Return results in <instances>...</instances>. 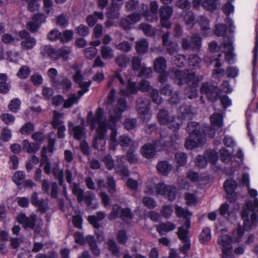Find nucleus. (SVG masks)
Listing matches in <instances>:
<instances>
[{
  "mask_svg": "<svg viewBox=\"0 0 258 258\" xmlns=\"http://www.w3.org/2000/svg\"><path fill=\"white\" fill-rule=\"evenodd\" d=\"M63 114L59 113L57 111H54L53 117L52 120V125L54 128L60 127L61 125H64L62 120Z\"/></svg>",
  "mask_w": 258,
  "mask_h": 258,
  "instance_id": "58836bf2",
  "label": "nucleus"
},
{
  "mask_svg": "<svg viewBox=\"0 0 258 258\" xmlns=\"http://www.w3.org/2000/svg\"><path fill=\"white\" fill-rule=\"evenodd\" d=\"M211 122L214 127L222 131L221 127L223 125V117L219 113H214L211 117Z\"/></svg>",
  "mask_w": 258,
  "mask_h": 258,
  "instance_id": "f704fd0d",
  "label": "nucleus"
},
{
  "mask_svg": "<svg viewBox=\"0 0 258 258\" xmlns=\"http://www.w3.org/2000/svg\"><path fill=\"white\" fill-rule=\"evenodd\" d=\"M0 118L7 124L13 123L15 120V117L14 115L7 113L2 114Z\"/></svg>",
  "mask_w": 258,
  "mask_h": 258,
  "instance_id": "0e129e2a",
  "label": "nucleus"
},
{
  "mask_svg": "<svg viewBox=\"0 0 258 258\" xmlns=\"http://www.w3.org/2000/svg\"><path fill=\"white\" fill-rule=\"evenodd\" d=\"M25 177V173L21 171H18L14 174L13 181L17 185L21 184Z\"/></svg>",
  "mask_w": 258,
  "mask_h": 258,
  "instance_id": "5fc2aeb1",
  "label": "nucleus"
},
{
  "mask_svg": "<svg viewBox=\"0 0 258 258\" xmlns=\"http://www.w3.org/2000/svg\"><path fill=\"white\" fill-rule=\"evenodd\" d=\"M174 161L177 166H184L187 161L186 155L182 152L176 153L175 155Z\"/></svg>",
  "mask_w": 258,
  "mask_h": 258,
  "instance_id": "de8ad7c7",
  "label": "nucleus"
},
{
  "mask_svg": "<svg viewBox=\"0 0 258 258\" xmlns=\"http://www.w3.org/2000/svg\"><path fill=\"white\" fill-rule=\"evenodd\" d=\"M31 73L30 69L27 66H22L17 73L18 78L24 79L28 77Z\"/></svg>",
  "mask_w": 258,
  "mask_h": 258,
  "instance_id": "3c124183",
  "label": "nucleus"
},
{
  "mask_svg": "<svg viewBox=\"0 0 258 258\" xmlns=\"http://www.w3.org/2000/svg\"><path fill=\"white\" fill-rule=\"evenodd\" d=\"M46 18L45 15L43 13H38L34 15L32 19L36 22V24L34 25V27H32L31 26L29 27L30 31L32 32L37 31L41 24L45 22Z\"/></svg>",
  "mask_w": 258,
  "mask_h": 258,
  "instance_id": "cd10ccee",
  "label": "nucleus"
},
{
  "mask_svg": "<svg viewBox=\"0 0 258 258\" xmlns=\"http://www.w3.org/2000/svg\"><path fill=\"white\" fill-rule=\"evenodd\" d=\"M228 42H224L222 45L218 46V44L215 42H212L209 44V48L212 51H216L219 50L224 51L225 53V59L228 61H230L233 57V46L232 43V40L230 38Z\"/></svg>",
  "mask_w": 258,
  "mask_h": 258,
  "instance_id": "0eeeda50",
  "label": "nucleus"
},
{
  "mask_svg": "<svg viewBox=\"0 0 258 258\" xmlns=\"http://www.w3.org/2000/svg\"><path fill=\"white\" fill-rule=\"evenodd\" d=\"M243 220V228L245 231H249L253 227L258 224V214L251 202H247L243 206L241 213Z\"/></svg>",
  "mask_w": 258,
  "mask_h": 258,
  "instance_id": "20e7f679",
  "label": "nucleus"
},
{
  "mask_svg": "<svg viewBox=\"0 0 258 258\" xmlns=\"http://www.w3.org/2000/svg\"><path fill=\"white\" fill-rule=\"evenodd\" d=\"M204 140V137L196 138L194 137V138H191L190 137L185 141V147L189 150L194 149L202 145Z\"/></svg>",
  "mask_w": 258,
  "mask_h": 258,
  "instance_id": "a878e982",
  "label": "nucleus"
},
{
  "mask_svg": "<svg viewBox=\"0 0 258 258\" xmlns=\"http://www.w3.org/2000/svg\"><path fill=\"white\" fill-rule=\"evenodd\" d=\"M150 103V101L146 98H139L137 100V109L141 117L144 120H148L151 117V115L148 112Z\"/></svg>",
  "mask_w": 258,
  "mask_h": 258,
  "instance_id": "ddd939ff",
  "label": "nucleus"
},
{
  "mask_svg": "<svg viewBox=\"0 0 258 258\" xmlns=\"http://www.w3.org/2000/svg\"><path fill=\"white\" fill-rule=\"evenodd\" d=\"M187 177L190 180L200 184H205L208 179L206 176H199L197 172L193 171H188Z\"/></svg>",
  "mask_w": 258,
  "mask_h": 258,
  "instance_id": "c85d7f7f",
  "label": "nucleus"
},
{
  "mask_svg": "<svg viewBox=\"0 0 258 258\" xmlns=\"http://www.w3.org/2000/svg\"><path fill=\"white\" fill-rule=\"evenodd\" d=\"M173 10L171 7L168 6L162 7L160 9L161 23L162 26L168 28L170 26L169 19L171 17Z\"/></svg>",
  "mask_w": 258,
  "mask_h": 258,
  "instance_id": "a211bd4d",
  "label": "nucleus"
},
{
  "mask_svg": "<svg viewBox=\"0 0 258 258\" xmlns=\"http://www.w3.org/2000/svg\"><path fill=\"white\" fill-rule=\"evenodd\" d=\"M201 93L202 95L201 98L205 95L208 100L212 102L217 100V89L211 84L208 83L203 84L201 88Z\"/></svg>",
  "mask_w": 258,
  "mask_h": 258,
  "instance_id": "f8f14e48",
  "label": "nucleus"
},
{
  "mask_svg": "<svg viewBox=\"0 0 258 258\" xmlns=\"http://www.w3.org/2000/svg\"><path fill=\"white\" fill-rule=\"evenodd\" d=\"M101 53L104 59L110 60L114 56L113 49L110 47L105 45L101 47Z\"/></svg>",
  "mask_w": 258,
  "mask_h": 258,
  "instance_id": "4c0bfd02",
  "label": "nucleus"
},
{
  "mask_svg": "<svg viewBox=\"0 0 258 258\" xmlns=\"http://www.w3.org/2000/svg\"><path fill=\"white\" fill-rule=\"evenodd\" d=\"M148 48V43L144 40H142L137 42L136 49L139 53L146 52Z\"/></svg>",
  "mask_w": 258,
  "mask_h": 258,
  "instance_id": "6e6d98bb",
  "label": "nucleus"
},
{
  "mask_svg": "<svg viewBox=\"0 0 258 258\" xmlns=\"http://www.w3.org/2000/svg\"><path fill=\"white\" fill-rule=\"evenodd\" d=\"M158 9L157 4L155 2H152L150 4V11L145 12L144 16L150 21H153L157 19V12Z\"/></svg>",
  "mask_w": 258,
  "mask_h": 258,
  "instance_id": "7c9ffc66",
  "label": "nucleus"
},
{
  "mask_svg": "<svg viewBox=\"0 0 258 258\" xmlns=\"http://www.w3.org/2000/svg\"><path fill=\"white\" fill-rule=\"evenodd\" d=\"M54 175L59 179V184H62L63 182V171L58 168V165L56 164L52 170Z\"/></svg>",
  "mask_w": 258,
  "mask_h": 258,
  "instance_id": "13d9d810",
  "label": "nucleus"
},
{
  "mask_svg": "<svg viewBox=\"0 0 258 258\" xmlns=\"http://www.w3.org/2000/svg\"><path fill=\"white\" fill-rule=\"evenodd\" d=\"M129 58L124 55H121L116 58V62L120 67H126L129 62Z\"/></svg>",
  "mask_w": 258,
  "mask_h": 258,
  "instance_id": "774afa93",
  "label": "nucleus"
},
{
  "mask_svg": "<svg viewBox=\"0 0 258 258\" xmlns=\"http://www.w3.org/2000/svg\"><path fill=\"white\" fill-rule=\"evenodd\" d=\"M224 187L228 194H232L236 187V182L231 179L227 180L224 183Z\"/></svg>",
  "mask_w": 258,
  "mask_h": 258,
  "instance_id": "09e8293b",
  "label": "nucleus"
},
{
  "mask_svg": "<svg viewBox=\"0 0 258 258\" xmlns=\"http://www.w3.org/2000/svg\"><path fill=\"white\" fill-rule=\"evenodd\" d=\"M22 149L28 153H33L39 150L40 145L38 143H31L27 140H24L22 142Z\"/></svg>",
  "mask_w": 258,
  "mask_h": 258,
  "instance_id": "b1692460",
  "label": "nucleus"
},
{
  "mask_svg": "<svg viewBox=\"0 0 258 258\" xmlns=\"http://www.w3.org/2000/svg\"><path fill=\"white\" fill-rule=\"evenodd\" d=\"M198 23L201 27V33L205 36H208L211 34L209 21L206 18L201 17L198 20Z\"/></svg>",
  "mask_w": 258,
  "mask_h": 258,
  "instance_id": "c756f323",
  "label": "nucleus"
},
{
  "mask_svg": "<svg viewBox=\"0 0 258 258\" xmlns=\"http://www.w3.org/2000/svg\"><path fill=\"white\" fill-rule=\"evenodd\" d=\"M79 98L75 95H72L68 99L64 102L63 107L68 108L72 106L78 101Z\"/></svg>",
  "mask_w": 258,
  "mask_h": 258,
  "instance_id": "69168bd1",
  "label": "nucleus"
},
{
  "mask_svg": "<svg viewBox=\"0 0 258 258\" xmlns=\"http://www.w3.org/2000/svg\"><path fill=\"white\" fill-rule=\"evenodd\" d=\"M122 0H112V7L108 10L107 17L110 19L117 18L119 15L118 8L121 5Z\"/></svg>",
  "mask_w": 258,
  "mask_h": 258,
  "instance_id": "393cba45",
  "label": "nucleus"
},
{
  "mask_svg": "<svg viewBox=\"0 0 258 258\" xmlns=\"http://www.w3.org/2000/svg\"><path fill=\"white\" fill-rule=\"evenodd\" d=\"M139 89L138 87H137L136 84L134 82H131L130 81L128 83V90L127 91H125L122 89L120 90V94L123 96H125L128 95V92L130 91V93L135 94L136 93Z\"/></svg>",
  "mask_w": 258,
  "mask_h": 258,
  "instance_id": "4d7b16f0",
  "label": "nucleus"
},
{
  "mask_svg": "<svg viewBox=\"0 0 258 258\" xmlns=\"http://www.w3.org/2000/svg\"><path fill=\"white\" fill-rule=\"evenodd\" d=\"M158 171L164 175H166L171 169V165L166 161L159 162L157 165Z\"/></svg>",
  "mask_w": 258,
  "mask_h": 258,
  "instance_id": "79ce46f5",
  "label": "nucleus"
},
{
  "mask_svg": "<svg viewBox=\"0 0 258 258\" xmlns=\"http://www.w3.org/2000/svg\"><path fill=\"white\" fill-rule=\"evenodd\" d=\"M140 16L138 14H133L128 16L125 20V22L127 23V25L125 24L124 22H122L121 24L125 29L130 28V25L139 22L140 20Z\"/></svg>",
  "mask_w": 258,
  "mask_h": 258,
  "instance_id": "c9c22d12",
  "label": "nucleus"
},
{
  "mask_svg": "<svg viewBox=\"0 0 258 258\" xmlns=\"http://www.w3.org/2000/svg\"><path fill=\"white\" fill-rule=\"evenodd\" d=\"M105 214L102 212H99L97 214V216H90L88 217V221L94 228L99 227V222L102 221L105 217Z\"/></svg>",
  "mask_w": 258,
  "mask_h": 258,
  "instance_id": "72a5a7b5",
  "label": "nucleus"
},
{
  "mask_svg": "<svg viewBox=\"0 0 258 258\" xmlns=\"http://www.w3.org/2000/svg\"><path fill=\"white\" fill-rule=\"evenodd\" d=\"M218 158L217 153L215 151H208L204 156H198L196 159L195 163L197 166L203 168L207 165L208 162L215 164Z\"/></svg>",
  "mask_w": 258,
  "mask_h": 258,
  "instance_id": "9d476101",
  "label": "nucleus"
},
{
  "mask_svg": "<svg viewBox=\"0 0 258 258\" xmlns=\"http://www.w3.org/2000/svg\"><path fill=\"white\" fill-rule=\"evenodd\" d=\"M166 67V61L163 57H160L155 60L154 68L156 72L162 73L165 70Z\"/></svg>",
  "mask_w": 258,
  "mask_h": 258,
  "instance_id": "e433bc0d",
  "label": "nucleus"
},
{
  "mask_svg": "<svg viewBox=\"0 0 258 258\" xmlns=\"http://www.w3.org/2000/svg\"><path fill=\"white\" fill-rule=\"evenodd\" d=\"M127 108L125 100L124 99H119L117 102L116 106L109 112V118L107 123L105 121L103 117V111L101 108L98 109L94 116L92 112L88 114L87 124L90 125V128L93 130L98 125L96 137L93 142V146L96 149L104 147L106 142L104 140V135L107 128H110L111 133L110 136L109 148L112 150H115L119 144L123 148L133 146L135 143L127 135H121L117 142L116 140L117 133L114 129L117 122L120 119L122 113Z\"/></svg>",
  "mask_w": 258,
  "mask_h": 258,
  "instance_id": "f257e3e1",
  "label": "nucleus"
},
{
  "mask_svg": "<svg viewBox=\"0 0 258 258\" xmlns=\"http://www.w3.org/2000/svg\"><path fill=\"white\" fill-rule=\"evenodd\" d=\"M117 217H121L124 221L127 222L132 217L129 209H122L117 205H114L112 206V211L109 215L108 218L110 220H114Z\"/></svg>",
  "mask_w": 258,
  "mask_h": 258,
  "instance_id": "9b49d317",
  "label": "nucleus"
},
{
  "mask_svg": "<svg viewBox=\"0 0 258 258\" xmlns=\"http://www.w3.org/2000/svg\"><path fill=\"white\" fill-rule=\"evenodd\" d=\"M61 34L57 29H53L47 35L48 39L52 41H56L60 38Z\"/></svg>",
  "mask_w": 258,
  "mask_h": 258,
  "instance_id": "338daca9",
  "label": "nucleus"
},
{
  "mask_svg": "<svg viewBox=\"0 0 258 258\" xmlns=\"http://www.w3.org/2000/svg\"><path fill=\"white\" fill-rule=\"evenodd\" d=\"M201 125L195 122H191L188 124L186 130L191 138L204 137L200 131Z\"/></svg>",
  "mask_w": 258,
  "mask_h": 258,
  "instance_id": "5701e85b",
  "label": "nucleus"
},
{
  "mask_svg": "<svg viewBox=\"0 0 258 258\" xmlns=\"http://www.w3.org/2000/svg\"><path fill=\"white\" fill-rule=\"evenodd\" d=\"M34 130L33 124L27 122L24 124L20 129V132L24 135H29Z\"/></svg>",
  "mask_w": 258,
  "mask_h": 258,
  "instance_id": "864d4df0",
  "label": "nucleus"
},
{
  "mask_svg": "<svg viewBox=\"0 0 258 258\" xmlns=\"http://www.w3.org/2000/svg\"><path fill=\"white\" fill-rule=\"evenodd\" d=\"M201 38L197 34L194 35L190 41L187 38H183L181 42L182 46L184 49H199L201 46Z\"/></svg>",
  "mask_w": 258,
  "mask_h": 258,
  "instance_id": "2eb2a0df",
  "label": "nucleus"
},
{
  "mask_svg": "<svg viewBox=\"0 0 258 258\" xmlns=\"http://www.w3.org/2000/svg\"><path fill=\"white\" fill-rule=\"evenodd\" d=\"M86 240L89 243L90 248L92 253L97 256H98L100 253V249L98 248L96 242H95L94 238L91 236H88L86 237Z\"/></svg>",
  "mask_w": 258,
  "mask_h": 258,
  "instance_id": "37998d69",
  "label": "nucleus"
},
{
  "mask_svg": "<svg viewBox=\"0 0 258 258\" xmlns=\"http://www.w3.org/2000/svg\"><path fill=\"white\" fill-rule=\"evenodd\" d=\"M31 201L33 205L39 208V210L42 213H44L46 211V207L43 205L42 203L43 201H41L38 200L37 194L36 192H34L32 194Z\"/></svg>",
  "mask_w": 258,
  "mask_h": 258,
  "instance_id": "a19ab883",
  "label": "nucleus"
},
{
  "mask_svg": "<svg viewBox=\"0 0 258 258\" xmlns=\"http://www.w3.org/2000/svg\"><path fill=\"white\" fill-rule=\"evenodd\" d=\"M37 221L36 215L34 214L31 215L29 217H27L24 214L21 213L17 217V221L26 228H34Z\"/></svg>",
  "mask_w": 258,
  "mask_h": 258,
  "instance_id": "dca6fc26",
  "label": "nucleus"
},
{
  "mask_svg": "<svg viewBox=\"0 0 258 258\" xmlns=\"http://www.w3.org/2000/svg\"><path fill=\"white\" fill-rule=\"evenodd\" d=\"M102 20L103 18V15L101 12H95L93 15H89L87 17V23L90 27H93L96 22V19Z\"/></svg>",
  "mask_w": 258,
  "mask_h": 258,
  "instance_id": "ea45409f",
  "label": "nucleus"
},
{
  "mask_svg": "<svg viewBox=\"0 0 258 258\" xmlns=\"http://www.w3.org/2000/svg\"><path fill=\"white\" fill-rule=\"evenodd\" d=\"M175 225L172 223L168 222L162 223L157 226V230L160 234H164L175 228Z\"/></svg>",
  "mask_w": 258,
  "mask_h": 258,
  "instance_id": "473e14b6",
  "label": "nucleus"
},
{
  "mask_svg": "<svg viewBox=\"0 0 258 258\" xmlns=\"http://www.w3.org/2000/svg\"><path fill=\"white\" fill-rule=\"evenodd\" d=\"M183 17L187 27L189 29L192 28L195 23L193 13L191 12L185 13Z\"/></svg>",
  "mask_w": 258,
  "mask_h": 258,
  "instance_id": "8fccbe9b",
  "label": "nucleus"
},
{
  "mask_svg": "<svg viewBox=\"0 0 258 258\" xmlns=\"http://www.w3.org/2000/svg\"><path fill=\"white\" fill-rule=\"evenodd\" d=\"M107 245L109 250L112 252V254L118 256L119 255V249L114 240L109 239L107 242Z\"/></svg>",
  "mask_w": 258,
  "mask_h": 258,
  "instance_id": "e2e57ef3",
  "label": "nucleus"
},
{
  "mask_svg": "<svg viewBox=\"0 0 258 258\" xmlns=\"http://www.w3.org/2000/svg\"><path fill=\"white\" fill-rule=\"evenodd\" d=\"M174 76L175 79L178 81L179 85L186 83L189 86L193 87H196L198 82L202 80L201 76L196 77L195 72L192 71L190 72L188 71L186 72H183L177 70L175 72Z\"/></svg>",
  "mask_w": 258,
  "mask_h": 258,
  "instance_id": "423d86ee",
  "label": "nucleus"
},
{
  "mask_svg": "<svg viewBox=\"0 0 258 258\" xmlns=\"http://www.w3.org/2000/svg\"><path fill=\"white\" fill-rule=\"evenodd\" d=\"M43 10L47 14H51L53 13V1L52 0H43Z\"/></svg>",
  "mask_w": 258,
  "mask_h": 258,
  "instance_id": "052dcab7",
  "label": "nucleus"
},
{
  "mask_svg": "<svg viewBox=\"0 0 258 258\" xmlns=\"http://www.w3.org/2000/svg\"><path fill=\"white\" fill-rule=\"evenodd\" d=\"M74 79L76 83L79 85L80 88H81V90L78 91V95L79 97L82 96L85 93L87 92L88 91V87L90 85V82H85L84 81V78L80 74V72H77L75 75L74 76Z\"/></svg>",
  "mask_w": 258,
  "mask_h": 258,
  "instance_id": "412c9836",
  "label": "nucleus"
},
{
  "mask_svg": "<svg viewBox=\"0 0 258 258\" xmlns=\"http://www.w3.org/2000/svg\"><path fill=\"white\" fill-rule=\"evenodd\" d=\"M168 34L166 33L162 36L163 44L166 46V49L171 55L174 54L179 49L178 44L176 43L168 42Z\"/></svg>",
  "mask_w": 258,
  "mask_h": 258,
  "instance_id": "bb28decb",
  "label": "nucleus"
},
{
  "mask_svg": "<svg viewBox=\"0 0 258 258\" xmlns=\"http://www.w3.org/2000/svg\"><path fill=\"white\" fill-rule=\"evenodd\" d=\"M97 184V190L100 191V195L102 201L105 207L109 205V199L108 196L104 192V190L107 188L108 192L113 194L115 191V182L114 179L112 177L107 178V186L104 182L103 179L98 178L96 179Z\"/></svg>",
  "mask_w": 258,
  "mask_h": 258,
  "instance_id": "39448f33",
  "label": "nucleus"
},
{
  "mask_svg": "<svg viewBox=\"0 0 258 258\" xmlns=\"http://www.w3.org/2000/svg\"><path fill=\"white\" fill-rule=\"evenodd\" d=\"M220 158L224 162L228 163L231 160V152L225 148H222L220 151Z\"/></svg>",
  "mask_w": 258,
  "mask_h": 258,
  "instance_id": "bf43d9fd",
  "label": "nucleus"
},
{
  "mask_svg": "<svg viewBox=\"0 0 258 258\" xmlns=\"http://www.w3.org/2000/svg\"><path fill=\"white\" fill-rule=\"evenodd\" d=\"M46 150L47 149L46 147H43L41 152L42 159L40 164L41 166H43L45 172L47 174H49L51 172V165L46 155Z\"/></svg>",
  "mask_w": 258,
  "mask_h": 258,
  "instance_id": "2f4dec72",
  "label": "nucleus"
},
{
  "mask_svg": "<svg viewBox=\"0 0 258 258\" xmlns=\"http://www.w3.org/2000/svg\"><path fill=\"white\" fill-rule=\"evenodd\" d=\"M19 36L23 39L21 42V47L24 50H30L34 48L36 44V40L31 37L25 30L19 32Z\"/></svg>",
  "mask_w": 258,
  "mask_h": 258,
  "instance_id": "4468645a",
  "label": "nucleus"
},
{
  "mask_svg": "<svg viewBox=\"0 0 258 258\" xmlns=\"http://www.w3.org/2000/svg\"><path fill=\"white\" fill-rule=\"evenodd\" d=\"M73 193L77 197L79 203L83 201L84 200V191L82 189L79 187V185L74 183L71 186Z\"/></svg>",
  "mask_w": 258,
  "mask_h": 258,
  "instance_id": "49530a36",
  "label": "nucleus"
},
{
  "mask_svg": "<svg viewBox=\"0 0 258 258\" xmlns=\"http://www.w3.org/2000/svg\"><path fill=\"white\" fill-rule=\"evenodd\" d=\"M175 212L177 216L183 217L186 219L185 226L179 227L178 232V235L179 239L184 243L183 245L181 247L180 251L181 252L185 253L190 247V244L188 237V229L190 227L189 219L192 215V213L178 206H176L175 207Z\"/></svg>",
  "mask_w": 258,
  "mask_h": 258,
  "instance_id": "f03ea898",
  "label": "nucleus"
},
{
  "mask_svg": "<svg viewBox=\"0 0 258 258\" xmlns=\"http://www.w3.org/2000/svg\"><path fill=\"white\" fill-rule=\"evenodd\" d=\"M158 117L161 124H166L169 128L174 130L178 129L182 124V119L181 118H173L169 120L168 112L164 109L160 110Z\"/></svg>",
  "mask_w": 258,
  "mask_h": 258,
  "instance_id": "6e6552de",
  "label": "nucleus"
},
{
  "mask_svg": "<svg viewBox=\"0 0 258 258\" xmlns=\"http://www.w3.org/2000/svg\"><path fill=\"white\" fill-rule=\"evenodd\" d=\"M193 7L198 8L202 5L205 9L209 10H214L220 4L219 0H193Z\"/></svg>",
  "mask_w": 258,
  "mask_h": 258,
  "instance_id": "f3484780",
  "label": "nucleus"
},
{
  "mask_svg": "<svg viewBox=\"0 0 258 258\" xmlns=\"http://www.w3.org/2000/svg\"><path fill=\"white\" fill-rule=\"evenodd\" d=\"M21 102L18 98H15L11 100L9 104V109L13 112L18 111L20 109Z\"/></svg>",
  "mask_w": 258,
  "mask_h": 258,
  "instance_id": "603ef678",
  "label": "nucleus"
},
{
  "mask_svg": "<svg viewBox=\"0 0 258 258\" xmlns=\"http://www.w3.org/2000/svg\"><path fill=\"white\" fill-rule=\"evenodd\" d=\"M69 132L71 136L78 140H81L85 137L84 128L80 125H74L72 122L68 123Z\"/></svg>",
  "mask_w": 258,
  "mask_h": 258,
  "instance_id": "6ab92c4d",
  "label": "nucleus"
},
{
  "mask_svg": "<svg viewBox=\"0 0 258 258\" xmlns=\"http://www.w3.org/2000/svg\"><path fill=\"white\" fill-rule=\"evenodd\" d=\"M211 239V234L210 229L207 227L203 228L199 237L201 242L202 243H206L209 242Z\"/></svg>",
  "mask_w": 258,
  "mask_h": 258,
  "instance_id": "a18cd8bd",
  "label": "nucleus"
},
{
  "mask_svg": "<svg viewBox=\"0 0 258 258\" xmlns=\"http://www.w3.org/2000/svg\"><path fill=\"white\" fill-rule=\"evenodd\" d=\"M157 194L166 197L170 201H174L176 196V189L172 185H166L160 182L156 186L152 182H149L145 189V192L149 194H153L154 192Z\"/></svg>",
  "mask_w": 258,
  "mask_h": 258,
  "instance_id": "7ed1b4c3",
  "label": "nucleus"
},
{
  "mask_svg": "<svg viewBox=\"0 0 258 258\" xmlns=\"http://www.w3.org/2000/svg\"><path fill=\"white\" fill-rule=\"evenodd\" d=\"M218 244L222 247L223 258H234L232 255V239L227 234H223L219 237Z\"/></svg>",
  "mask_w": 258,
  "mask_h": 258,
  "instance_id": "1a4fd4ad",
  "label": "nucleus"
},
{
  "mask_svg": "<svg viewBox=\"0 0 258 258\" xmlns=\"http://www.w3.org/2000/svg\"><path fill=\"white\" fill-rule=\"evenodd\" d=\"M27 3V7L29 11L34 12L39 10L40 4L38 2V0H24Z\"/></svg>",
  "mask_w": 258,
  "mask_h": 258,
  "instance_id": "680f3d73",
  "label": "nucleus"
},
{
  "mask_svg": "<svg viewBox=\"0 0 258 258\" xmlns=\"http://www.w3.org/2000/svg\"><path fill=\"white\" fill-rule=\"evenodd\" d=\"M221 54H219L218 58L216 59L217 62L215 64V67L217 69H215L213 71V76L215 78H219L223 77L224 75V70L222 69H220L219 67L221 66L220 63V57Z\"/></svg>",
  "mask_w": 258,
  "mask_h": 258,
  "instance_id": "c03bdc74",
  "label": "nucleus"
},
{
  "mask_svg": "<svg viewBox=\"0 0 258 258\" xmlns=\"http://www.w3.org/2000/svg\"><path fill=\"white\" fill-rule=\"evenodd\" d=\"M157 144H153L148 143L143 146L141 149V152L142 156L147 158L151 159L153 158L157 152Z\"/></svg>",
  "mask_w": 258,
  "mask_h": 258,
  "instance_id": "4be33fe9",
  "label": "nucleus"
},
{
  "mask_svg": "<svg viewBox=\"0 0 258 258\" xmlns=\"http://www.w3.org/2000/svg\"><path fill=\"white\" fill-rule=\"evenodd\" d=\"M40 53L45 57H48L55 60L60 58V54L58 50L52 47L50 45H43L40 49Z\"/></svg>",
  "mask_w": 258,
  "mask_h": 258,
  "instance_id": "aec40b11",
  "label": "nucleus"
}]
</instances>
